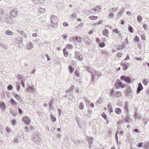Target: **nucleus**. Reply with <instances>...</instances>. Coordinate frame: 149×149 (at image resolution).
<instances>
[{
  "instance_id": "obj_48",
  "label": "nucleus",
  "mask_w": 149,
  "mask_h": 149,
  "mask_svg": "<svg viewBox=\"0 0 149 149\" xmlns=\"http://www.w3.org/2000/svg\"><path fill=\"white\" fill-rule=\"evenodd\" d=\"M13 86L11 85H9L7 86V89L9 90H11L13 89Z\"/></svg>"
},
{
  "instance_id": "obj_19",
  "label": "nucleus",
  "mask_w": 149,
  "mask_h": 149,
  "mask_svg": "<svg viewBox=\"0 0 149 149\" xmlns=\"http://www.w3.org/2000/svg\"><path fill=\"white\" fill-rule=\"evenodd\" d=\"M102 33L104 36L107 37H108L109 31L107 29H104L102 32Z\"/></svg>"
},
{
  "instance_id": "obj_64",
  "label": "nucleus",
  "mask_w": 149,
  "mask_h": 149,
  "mask_svg": "<svg viewBox=\"0 0 149 149\" xmlns=\"http://www.w3.org/2000/svg\"><path fill=\"white\" fill-rule=\"evenodd\" d=\"M23 76L22 75L18 74L17 75V78L18 79H20L22 78Z\"/></svg>"
},
{
  "instance_id": "obj_52",
  "label": "nucleus",
  "mask_w": 149,
  "mask_h": 149,
  "mask_svg": "<svg viewBox=\"0 0 149 149\" xmlns=\"http://www.w3.org/2000/svg\"><path fill=\"white\" fill-rule=\"evenodd\" d=\"M73 142L76 144H79L80 143V141L77 140H73Z\"/></svg>"
},
{
  "instance_id": "obj_7",
  "label": "nucleus",
  "mask_w": 149,
  "mask_h": 149,
  "mask_svg": "<svg viewBox=\"0 0 149 149\" xmlns=\"http://www.w3.org/2000/svg\"><path fill=\"white\" fill-rule=\"evenodd\" d=\"M111 94L113 95L115 97H118L121 95V92L120 91L114 92L113 90H111Z\"/></svg>"
},
{
  "instance_id": "obj_33",
  "label": "nucleus",
  "mask_w": 149,
  "mask_h": 149,
  "mask_svg": "<svg viewBox=\"0 0 149 149\" xmlns=\"http://www.w3.org/2000/svg\"><path fill=\"white\" fill-rule=\"evenodd\" d=\"M101 54H104L105 55H107L108 54V52L104 50H102L101 51Z\"/></svg>"
},
{
  "instance_id": "obj_6",
  "label": "nucleus",
  "mask_w": 149,
  "mask_h": 149,
  "mask_svg": "<svg viewBox=\"0 0 149 149\" xmlns=\"http://www.w3.org/2000/svg\"><path fill=\"white\" fill-rule=\"evenodd\" d=\"M120 79L122 80H123L127 83H130L131 82V79L130 77L122 76L120 77Z\"/></svg>"
},
{
  "instance_id": "obj_15",
  "label": "nucleus",
  "mask_w": 149,
  "mask_h": 149,
  "mask_svg": "<svg viewBox=\"0 0 149 149\" xmlns=\"http://www.w3.org/2000/svg\"><path fill=\"white\" fill-rule=\"evenodd\" d=\"M128 102L127 101H126L124 104V109L125 110V112L127 114L128 113V109L127 106H128Z\"/></svg>"
},
{
  "instance_id": "obj_55",
  "label": "nucleus",
  "mask_w": 149,
  "mask_h": 149,
  "mask_svg": "<svg viewBox=\"0 0 149 149\" xmlns=\"http://www.w3.org/2000/svg\"><path fill=\"white\" fill-rule=\"evenodd\" d=\"M69 98L70 100H73L74 98V97L72 95H70L69 97Z\"/></svg>"
},
{
  "instance_id": "obj_51",
  "label": "nucleus",
  "mask_w": 149,
  "mask_h": 149,
  "mask_svg": "<svg viewBox=\"0 0 149 149\" xmlns=\"http://www.w3.org/2000/svg\"><path fill=\"white\" fill-rule=\"evenodd\" d=\"M122 13H121L119 12L117 14L116 17L118 18V19L119 18V17L121 16Z\"/></svg>"
},
{
  "instance_id": "obj_25",
  "label": "nucleus",
  "mask_w": 149,
  "mask_h": 149,
  "mask_svg": "<svg viewBox=\"0 0 149 149\" xmlns=\"http://www.w3.org/2000/svg\"><path fill=\"white\" fill-rule=\"evenodd\" d=\"M143 147L145 149H149V142L146 143L144 144Z\"/></svg>"
},
{
  "instance_id": "obj_36",
  "label": "nucleus",
  "mask_w": 149,
  "mask_h": 149,
  "mask_svg": "<svg viewBox=\"0 0 149 149\" xmlns=\"http://www.w3.org/2000/svg\"><path fill=\"white\" fill-rule=\"evenodd\" d=\"M101 116L103 117L105 120H107V116L106 114L104 112H103L101 114Z\"/></svg>"
},
{
  "instance_id": "obj_26",
  "label": "nucleus",
  "mask_w": 149,
  "mask_h": 149,
  "mask_svg": "<svg viewBox=\"0 0 149 149\" xmlns=\"http://www.w3.org/2000/svg\"><path fill=\"white\" fill-rule=\"evenodd\" d=\"M33 140V141H37L38 140L39 137L37 135L34 136H32V138Z\"/></svg>"
},
{
  "instance_id": "obj_18",
  "label": "nucleus",
  "mask_w": 149,
  "mask_h": 149,
  "mask_svg": "<svg viewBox=\"0 0 149 149\" xmlns=\"http://www.w3.org/2000/svg\"><path fill=\"white\" fill-rule=\"evenodd\" d=\"M94 8L96 13H99L101 10V6L100 5L97 6Z\"/></svg>"
},
{
  "instance_id": "obj_5",
  "label": "nucleus",
  "mask_w": 149,
  "mask_h": 149,
  "mask_svg": "<svg viewBox=\"0 0 149 149\" xmlns=\"http://www.w3.org/2000/svg\"><path fill=\"white\" fill-rule=\"evenodd\" d=\"M17 9L16 8L11 10L9 13V15L12 17H16L17 15Z\"/></svg>"
},
{
  "instance_id": "obj_17",
  "label": "nucleus",
  "mask_w": 149,
  "mask_h": 149,
  "mask_svg": "<svg viewBox=\"0 0 149 149\" xmlns=\"http://www.w3.org/2000/svg\"><path fill=\"white\" fill-rule=\"evenodd\" d=\"M143 87L141 83H139L138 84V86L137 88V93H140V91L143 90Z\"/></svg>"
},
{
  "instance_id": "obj_24",
  "label": "nucleus",
  "mask_w": 149,
  "mask_h": 149,
  "mask_svg": "<svg viewBox=\"0 0 149 149\" xmlns=\"http://www.w3.org/2000/svg\"><path fill=\"white\" fill-rule=\"evenodd\" d=\"M115 111L117 114H120L121 113V110L119 108H117L115 109Z\"/></svg>"
},
{
  "instance_id": "obj_14",
  "label": "nucleus",
  "mask_w": 149,
  "mask_h": 149,
  "mask_svg": "<svg viewBox=\"0 0 149 149\" xmlns=\"http://www.w3.org/2000/svg\"><path fill=\"white\" fill-rule=\"evenodd\" d=\"M6 105L4 102H0V108L3 111H5L6 109Z\"/></svg>"
},
{
  "instance_id": "obj_30",
  "label": "nucleus",
  "mask_w": 149,
  "mask_h": 149,
  "mask_svg": "<svg viewBox=\"0 0 149 149\" xmlns=\"http://www.w3.org/2000/svg\"><path fill=\"white\" fill-rule=\"evenodd\" d=\"M5 33L8 35H12L13 33L10 31H5Z\"/></svg>"
},
{
  "instance_id": "obj_21",
  "label": "nucleus",
  "mask_w": 149,
  "mask_h": 149,
  "mask_svg": "<svg viewBox=\"0 0 149 149\" xmlns=\"http://www.w3.org/2000/svg\"><path fill=\"white\" fill-rule=\"evenodd\" d=\"M10 102L13 107L16 106L17 105L16 102L13 99H11L10 100Z\"/></svg>"
},
{
  "instance_id": "obj_32",
  "label": "nucleus",
  "mask_w": 149,
  "mask_h": 149,
  "mask_svg": "<svg viewBox=\"0 0 149 149\" xmlns=\"http://www.w3.org/2000/svg\"><path fill=\"white\" fill-rule=\"evenodd\" d=\"M62 4L61 3H58L57 4L56 6L57 7L58 9H61L62 8Z\"/></svg>"
},
{
  "instance_id": "obj_50",
  "label": "nucleus",
  "mask_w": 149,
  "mask_h": 149,
  "mask_svg": "<svg viewBox=\"0 0 149 149\" xmlns=\"http://www.w3.org/2000/svg\"><path fill=\"white\" fill-rule=\"evenodd\" d=\"M142 19V17L141 16H137V20H138V21L139 22H141Z\"/></svg>"
},
{
  "instance_id": "obj_38",
  "label": "nucleus",
  "mask_w": 149,
  "mask_h": 149,
  "mask_svg": "<svg viewBox=\"0 0 149 149\" xmlns=\"http://www.w3.org/2000/svg\"><path fill=\"white\" fill-rule=\"evenodd\" d=\"M143 83L146 86L148 83V81H147L146 79H144L143 80Z\"/></svg>"
},
{
  "instance_id": "obj_1",
  "label": "nucleus",
  "mask_w": 149,
  "mask_h": 149,
  "mask_svg": "<svg viewBox=\"0 0 149 149\" xmlns=\"http://www.w3.org/2000/svg\"><path fill=\"white\" fill-rule=\"evenodd\" d=\"M0 20L2 22H8L10 24H13V19L5 14H3L1 15Z\"/></svg>"
},
{
  "instance_id": "obj_54",
  "label": "nucleus",
  "mask_w": 149,
  "mask_h": 149,
  "mask_svg": "<svg viewBox=\"0 0 149 149\" xmlns=\"http://www.w3.org/2000/svg\"><path fill=\"white\" fill-rule=\"evenodd\" d=\"M143 145V143H138L137 144L136 146L138 147H141Z\"/></svg>"
},
{
  "instance_id": "obj_12",
  "label": "nucleus",
  "mask_w": 149,
  "mask_h": 149,
  "mask_svg": "<svg viewBox=\"0 0 149 149\" xmlns=\"http://www.w3.org/2000/svg\"><path fill=\"white\" fill-rule=\"evenodd\" d=\"M26 91L29 93H33L35 92V90L33 88L28 86L26 89Z\"/></svg>"
},
{
  "instance_id": "obj_13",
  "label": "nucleus",
  "mask_w": 149,
  "mask_h": 149,
  "mask_svg": "<svg viewBox=\"0 0 149 149\" xmlns=\"http://www.w3.org/2000/svg\"><path fill=\"white\" fill-rule=\"evenodd\" d=\"M22 120L24 121V123H25L26 125H28L30 123V119L26 117H24Z\"/></svg>"
},
{
  "instance_id": "obj_44",
  "label": "nucleus",
  "mask_w": 149,
  "mask_h": 149,
  "mask_svg": "<svg viewBox=\"0 0 149 149\" xmlns=\"http://www.w3.org/2000/svg\"><path fill=\"white\" fill-rule=\"evenodd\" d=\"M45 9L44 8H40L39 11L41 13H43L45 12Z\"/></svg>"
},
{
  "instance_id": "obj_2",
  "label": "nucleus",
  "mask_w": 149,
  "mask_h": 149,
  "mask_svg": "<svg viewBox=\"0 0 149 149\" xmlns=\"http://www.w3.org/2000/svg\"><path fill=\"white\" fill-rule=\"evenodd\" d=\"M102 75L101 73L95 70H93L91 71V80L92 82L95 79H97Z\"/></svg>"
},
{
  "instance_id": "obj_9",
  "label": "nucleus",
  "mask_w": 149,
  "mask_h": 149,
  "mask_svg": "<svg viewBox=\"0 0 149 149\" xmlns=\"http://www.w3.org/2000/svg\"><path fill=\"white\" fill-rule=\"evenodd\" d=\"M15 42L17 44H19L18 46L19 47H22V38H18L15 40Z\"/></svg>"
},
{
  "instance_id": "obj_58",
  "label": "nucleus",
  "mask_w": 149,
  "mask_h": 149,
  "mask_svg": "<svg viewBox=\"0 0 149 149\" xmlns=\"http://www.w3.org/2000/svg\"><path fill=\"white\" fill-rule=\"evenodd\" d=\"M113 32H114L115 33H118L119 32L118 31L117 29H113Z\"/></svg>"
},
{
  "instance_id": "obj_29",
  "label": "nucleus",
  "mask_w": 149,
  "mask_h": 149,
  "mask_svg": "<svg viewBox=\"0 0 149 149\" xmlns=\"http://www.w3.org/2000/svg\"><path fill=\"white\" fill-rule=\"evenodd\" d=\"M79 107L80 109L83 110L84 108V104L82 102L80 103L79 106Z\"/></svg>"
},
{
  "instance_id": "obj_47",
  "label": "nucleus",
  "mask_w": 149,
  "mask_h": 149,
  "mask_svg": "<svg viewBox=\"0 0 149 149\" xmlns=\"http://www.w3.org/2000/svg\"><path fill=\"white\" fill-rule=\"evenodd\" d=\"M16 85H17V90L18 91H19L20 89V86L19 85V84H18V83H16Z\"/></svg>"
},
{
  "instance_id": "obj_23",
  "label": "nucleus",
  "mask_w": 149,
  "mask_h": 149,
  "mask_svg": "<svg viewBox=\"0 0 149 149\" xmlns=\"http://www.w3.org/2000/svg\"><path fill=\"white\" fill-rule=\"evenodd\" d=\"M10 112L11 114L14 116H16L17 115V113L14 111L13 109H10Z\"/></svg>"
},
{
  "instance_id": "obj_41",
  "label": "nucleus",
  "mask_w": 149,
  "mask_h": 149,
  "mask_svg": "<svg viewBox=\"0 0 149 149\" xmlns=\"http://www.w3.org/2000/svg\"><path fill=\"white\" fill-rule=\"evenodd\" d=\"M97 18V17L95 16H91L89 17V18L92 20H95Z\"/></svg>"
},
{
  "instance_id": "obj_57",
  "label": "nucleus",
  "mask_w": 149,
  "mask_h": 149,
  "mask_svg": "<svg viewBox=\"0 0 149 149\" xmlns=\"http://www.w3.org/2000/svg\"><path fill=\"white\" fill-rule=\"evenodd\" d=\"M15 98L18 100H20L21 99V97L18 95H16Z\"/></svg>"
},
{
  "instance_id": "obj_62",
  "label": "nucleus",
  "mask_w": 149,
  "mask_h": 149,
  "mask_svg": "<svg viewBox=\"0 0 149 149\" xmlns=\"http://www.w3.org/2000/svg\"><path fill=\"white\" fill-rule=\"evenodd\" d=\"M100 45L101 47H104L105 45V44L104 43H101L100 44Z\"/></svg>"
},
{
  "instance_id": "obj_60",
  "label": "nucleus",
  "mask_w": 149,
  "mask_h": 149,
  "mask_svg": "<svg viewBox=\"0 0 149 149\" xmlns=\"http://www.w3.org/2000/svg\"><path fill=\"white\" fill-rule=\"evenodd\" d=\"M122 54L121 53H118L117 54V56L118 57H120L121 56Z\"/></svg>"
},
{
  "instance_id": "obj_37",
  "label": "nucleus",
  "mask_w": 149,
  "mask_h": 149,
  "mask_svg": "<svg viewBox=\"0 0 149 149\" xmlns=\"http://www.w3.org/2000/svg\"><path fill=\"white\" fill-rule=\"evenodd\" d=\"M0 46L2 48L4 49H7V47L5 44H0Z\"/></svg>"
},
{
  "instance_id": "obj_49",
  "label": "nucleus",
  "mask_w": 149,
  "mask_h": 149,
  "mask_svg": "<svg viewBox=\"0 0 149 149\" xmlns=\"http://www.w3.org/2000/svg\"><path fill=\"white\" fill-rule=\"evenodd\" d=\"M74 88V86L73 85L71 86L69 88V90L70 93H72V92Z\"/></svg>"
},
{
  "instance_id": "obj_42",
  "label": "nucleus",
  "mask_w": 149,
  "mask_h": 149,
  "mask_svg": "<svg viewBox=\"0 0 149 149\" xmlns=\"http://www.w3.org/2000/svg\"><path fill=\"white\" fill-rule=\"evenodd\" d=\"M63 52L64 56L65 57H67L68 55V53L66 51V50L65 49H65L63 50Z\"/></svg>"
},
{
  "instance_id": "obj_4",
  "label": "nucleus",
  "mask_w": 149,
  "mask_h": 149,
  "mask_svg": "<svg viewBox=\"0 0 149 149\" xmlns=\"http://www.w3.org/2000/svg\"><path fill=\"white\" fill-rule=\"evenodd\" d=\"M115 87L118 89L119 88H124L126 86L125 84L122 83L119 80H117L114 84Z\"/></svg>"
},
{
  "instance_id": "obj_45",
  "label": "nucleus",
  "mask_w": 149,
  "mask_h": 149,
  "mask_svg": "<svg viewBox=\"0 0 149 149\" xmlns=\"http://www.w3.org/2000/svg\"><path fill=\"white\" fill-rule=\"evenodd\" d=\"M119 133V132H118L117 131L116 134V135H115V139L116 140V142H118V136H117V134H118Z\"/></svg>"
},
{
  "instance_id": "obj_8",
  "label": "nucleus",
  "mask_w": 149,
  "mask_h": 149,
  "mask_svg": "<svg viewBox=\"0 0 149 149\" xmlns=\"http://www.w3.org/2000/svg\"><path fill=\"white\" fill-rule=\"evenodd\" d=\"M75 56L77 59L79 61H81L83 59V56L81 53L79 52H76Z\"/></svg>"
},
{
  "instance_id": "obj_43",
  "label": "nucleus",
  "mask_w": 149,
  "mask_h": 149,
  "mask_svg": "<svg viewBox=\"0 0 149 149\" xmlns=\"http://www.w3.org/2000/svg\"><path fill=\"white\" fill-rule=\"evenodd\" d=\"M51 120L53 122H54L56 120V118L53 115L51 116Z\"/></svg>"
},
{
  "instance_id": "obj_40",
  "label": "nucleus",
  "mask_w": 149,
  "mask_h": 149,
  "mask_svg": "<svg viewBox=\"0 0 149 149\" xmlns=\"http://www.w3.org/2000/svg\"><path fill=\"white\" fill-rule=\"evenodd\" d=\"M69 70L71 73L73 72L74 70V69L71 65L69 66Z\"/></svg>"
},
{
  "instance_id": "obj_56",
  "label": "nucleus",
  "mask_w": 149,
  "mask_h": 149,
  "mask_svg": "<svg viewBox=\"0 0 149 149\" xmlns=\"http://www.w3.org/2000/svg\"><path fill=\"white\" fill-rule=\"evenodd\" d=\"M21 84L22 86H23V87L24 88L25 87V85H24V81L23 80H21Z\"/></svg>"
},
{
  "instance_id": "obj_11",
  "label": "nucleus",
  "mask_w": 149,
  "mask_h": 149,
  "mask_svg": "<svg viewBox=\"0 0 149 149\" xmlns=\"http://www.w3.org/2000/svg\"><path fill=\"white\" fill-rule=\"evenodd\" d=\"M72 40L74 41H76L79 42H81L82 41V38L79 36H74L72 38Z\"/></svg>"
},
{
  "instance_id": "obj_10",
  "label": "nucleus",
  "mask_w": 149,
  "mask_h": 149,
  "mask_svg": "<svg viewBox=\"0 0 149 149\" xmlns=\"http://www.w3.org/2000/svg\"><path fill=\"white\" fill-rule=\"evenodd\" d=\"M86 139L88 143L89 148H91V145L93 143V138L91 137L87 136Z\"/></svg>"
},
{
  "instance_id": "obj_34",
  "label": "nucleus",
  "mask_w": 149,
  "mask_h": 149,
  "mask_svg": "<svg viewBox=\"0 0 149 149\" xmlns=\"http://www.w3.org/2000/svg\"><path fill=\"white\" fill-rule=\"evenodd\" d=\"M55 102V100L54 99L52 98L50 101L49 103V105H52L54 104V102Z\"/></svg>"
},
{
  "instance_id": "obj_39",
  "label": "nucleus",
  "mask_w": 149,
  "mask_h": 149,
  "mask_svg": "<svg viewBox=\"0 0 149 149\" xmlns=\"http://www.w3.org/2000/svg\"><path fill=\"white\" fill-rule=\"evenodd\" d=\"M89 13L92 14H94V13H96L94 8L90 10L89 11Z\"/></svg>"
},
{
  "instance_id": "obj_22",
  "label": "nucleus",
  "mask_w": 149,
  "mask_h": 149,
  "mask_svg": "<svg viewBox=\"0 0 149 149\" xmlns=\"http://www.w3.org/2000/svg\"><path fill=\"white\" fill-rule=\"evenodd\" d=\"M130 118L129 115H127L124 118V120L125 122L128 123L130 121Z\"/></svg>"
},
{
  "instance_id": "obj_35",
  "label": "nucleus",
  "mask_w": 149,
  "mask_h": 149,
  "mask_svg": "<svg viewBox=\"0 0 149 149\" xmlns=\"http://www.w3.org/2000/svg\"><path fill=\"white\" fill-rule=\"evenodd\" d=\"M134 40L136 43H137L139 42V38L137 36H135Z\"/></svg>"
},
{
  "instance_id": "obj_20",
  "label": "nucleus",
  "mask_w": 149,
  "mask_h": 149,
  "mask_svg": "<svg viewBox=\"0 0 149 149\" xmlns=\"http://www.w3.org/2000/svg\"><path fill=\"white\" fill-rule=\"evenodd\" d=\"M129 64L128 63H121V65H123L124 70H126L128 68V66L129 65Z\"/></svg>"
},
{
  "instance_id": "obj_59",
  "label": "nucleus",
  "mask_w": 149,
  "mask_h": 149,
  "mask_svg": "<svg viewBox=\"0 0 149 149\" xmlns=\"http://www.w3.org/2000/svg\"><path fill=\"white\" fill-rule=\"evenodd\" d=\"M74 75L77 77H79V74L78 72L77 71V72H74Z\"/></svg>"
},
{
  "instance_id": "obj_16",
  "label": "nucleus",
  "mask_w": 149,
  "mask_h": 149,
  "mask_svg": "<svg viewBox=\"0 0 149 149\" xmlns=\"http://www.w3.org/2000/svg\"><path fill=\"white\" fill-rule=\"evenodd\" d=\"M26 47V49H27L30 50L33 47V45L32 42H30L27 44Z\"/></svg>"
},
{
  "instance_id": "obj_63",
  "label": "nucleus",
  "mask_w": 149,
  "mask_h": 149,
  "mask_svg": "<svg viewBox=\"0 0 149 149\" xmlns=\"http://www.w3.org/2000/svg\"><path fill=\"white\" fill-rule=\"evenodd\" d=\"M63 25L64 26L67 27L68 26V24L67 22H64L63 23Z\"/></svg>"
},
{
  "instance_id": "obj_31",
  "label": "nucleus",
  "mask_w": 149,
  "mask_h": 149,
  "mask_svg": "<svg viewBox=\"0 0 149 149\" xmlns=\"http://www.w3.org/2000/svg\"><path fill=\"white\" fill-rule=\"evenodd\" d=\"M134 116L137 118H139L141 117V115L139 113L136 112L134 114Z\"/></svg>"
},
{
  "instance_id": "obj_27",
  "label": "nucleus",
  "mask_w": 149,
  "mask_h": 149,
  "mask_svg": "<svg viewBox=\"0 0 149 149\" xmlns=\"http://www.w3.org/2000/svg\"><path fill=\"white\" fill-rule=\"evenodd\" d=\"M103 101L102 99L100 97L97 101L96 102V104L98 105L101 104Z\"/></svg>"
},
{
  "instance_id": "obj_53",
  "label": "nucleus",
  "mask_w": 149,
  "mask_h": 149,
  "mask_svg": "<svg viewBox=\"0 0 149 149\" xmlns=\"http://www.w3.org/2000/svg\"><path fill=\"white\" fill-rule=\"evenodd\" d=\"M11 123H12V124L13 125L15 124L16 123V121L15 120H12L11 121Z\"/></svg>"
},
{
  "instance_id": "obj_28",
  "label": "nucleus",
  "mask_w": 149,
  "mask_h": 149,
  "mask_svg": "<svg viewBox=\"0 0 149 149\" xmlns=\"http://www.w3.org/2000/svg\"><path fill=\"white\" fill-rule=\"evenodd\" d=\"M128 31L131 33H133L134 32L132 27L130 25H128Z\"/></svg>"
},
{
  "instance_id": "obj_46",
  "label": "nucleus",
  "mask_w": 149,
  "mask_h": 149,
  "mask_svg": "<svg viewBox=\"0 0 149 149\" xmlns=\"http://www.w3.org/2000/svg\"><path fill=\"white\" fill-rule=\"evenodd\" d=\"M148 121V119L147 118H145L143 119V122L144 124H146Z\"/></svg>"
},
{
  "instance_id": "obj_3",
  "label": "nucleus",
  "mask_w": 149,
  "mask_h": 149,
  "mask_svg": "<svg viewBox=\"0 0 149 149\" xmlns=\"http://www.w3.org/2000/svg\"><path fill=\"white\" fill-rule=\"evenodd\" d=\"M51 25L55 28L57 26L58 22L57 17L54 15H51Z\"/></svg>"
},
{
  "instance_id": "obj_61",
  "label": "nucleus",
  "mask_w": 149,
  "mask_h": 149,
  "mask_svg": "<svg viewBox=\"0 0 149 149\" xmlns=\"http://www.w3.org/2000/svg\"><path fill=\"white\" fill-rule=\"evenodd\" d=\"M112 10L113 11V12L116 11L118 10V8L117 7L114 8H112Z\"/></svg>"
}]
</instances>
